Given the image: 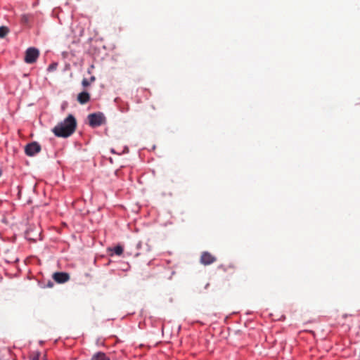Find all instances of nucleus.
<instances>
[{"label": "nucleus", "instance_id": "obj_1", "mask_svg": "<svg viewBox=\"0 0 360 360\" xmlns=\"http://www.w3.org/2000/svg\"><path fill=\"white\" fill-rule=\"evenodd\" d=\"M76 127V119L72 115H69L63 122L58 123L52 131L56 136L66 138L75 132Z\"/></svg>", "mask_w": 360, "mask_h": 360}, {"label": "nucleus", "instance_id": "obj_2", "mask_svg": "<svg viewBox=\"0 0 360 360\" xmlns=\"http://www.w3.org/2000/svg\"><path fill=\"white\" fill-rule=\"evenodd\" d=\"M88 120L89 125L92 127L101 126L105 122V117L101 112L89 115Z\"/></svg>", "mask_w": 360, "mask_h": 360}, {"label": "nucleus", "instance_id": "obj_3", "mask_svg": "<svg viewBox=\"0 0 360 360\" xmlns=\"http://www.w3.org/2000/svg\"><path fill=\"white\" fill-rule=\"evenodd\" d=\"M39 56V51L37 49L30 47L25 51V62L28 64H32L36 62Z\"/></svg>", "mask_w": 360, "mask_h": 360}, {"label": "nucleus", "instance_id": "obj_4", "mask_svg": "<svg viewBox=\"0 0 360 360\" xmlns=\"http://www.w3.org/2000/svg\"><path fill=\"white\" fill-rule=\"evenodd\" d=\"M41 150V146L37 142H32L25 146V151L28 156H33Z\"/></svg>", "mask_w": 360, "mask_h": 360}, {"label": "nucleus", "instance_id": "obj_5", "mask_svg": "<svg viewBox=\"0 0 360 360\" xmlns=\"http://www.w3.org/2000/svg\"><path fill=\"white\" fill-rule=\"evenodd\" d=\"M217 258L208 252H202L200 256V263L205 266L213 264Z\"/></svg>", "mask_w": 360, "mask_h": 360}, {"label": "nucleus", "instance_id": "obj_6", "mask_svg": "<svg viewBox=\"0 0 360 360\" xmlns=\"http://www.w3.org/2000/svg\"><path fill=\"white\" fill-rule=\"evenodd\" d=\"M53 278L58 283H64L69 281L70 275L66 272H56L53 274Z\"/></svg>", "mask_w": 360, "mask_h": 360}, {"label": "nucleus", "instance_id": "obj_7", "mask_svg": "<svg viewBox=\"0 0 360 360\" xmlns=\"http://www.w3.org/2000/svg\"><path fill=\"white\" fill-rule=\"evenodd\" d=\"M90 100V95L86 91H83L78 94L77 101L81 104H85Z\"/></svg>", "mask_w": 360, "mask_h": 360}, {"label": "nucleus", "instance_id": "obj_8", "mask_svg": "<svg viewBox=\"0 0 360 360\" xmlns=\"http://www.w3.org/2000/svg\"><path fill=\"white\" fill-rule=\"evenodd\" d=\"M91 360H110V359L106 354L98 352L92 356Z\"/></svg>", "mask_w": 360, "mask_h": 360}, {"label": "nucleus", "instance_id": "obj_9", "mask_svg": "<svg viewBox=\"0 0 360 360\" xmlns=\"http://www.w3.org/2000/svg\"><path fill=\"white\" fill-rule=\"evenodd\" d=\"M236 268L235 265L233 264H230L227 266L221 264L218 266L219 269H221L224 271H227L229 269H234Z\"/></svg>", "mask_w": 360, "mask_h": 360}, {"label": "nucleus", "instance_id": "obj_10", "mask_svg": "<svg viewBox=\"0 0 360 360\" xmlns=\"http://www.w3.org/2000/svg\"><path fill=\"white\" fill-rule=\"evenodd\" d=\"M9 30L7 27L1 26L0 27V38L5 37L8 33Z\"/></svg>", "mask_w": 360, "mask_h": 360}, {"label": "nucleus", "instance_id": "obj_11", "mask_svg": "<svg viewBox=\"0 0 360 360\" xmlns=\"http://www.w3.org/2000/svg\"><path fill=\"white\" fill-rule=\"evenodd\" d=\"M113 252L117 255H121L123 253V248L120 245H117L113 248Z\"/></svg>", "mask_w": 360, "mask_h": 360}, {"label": "nucleus", "instance_id": "obj_12", "mask_svg": "<svg viewBox=\"0 0 360 360\" xmlns=\"http://www.w3.org/2000/svg\"><path fill=\"white\" fill-rule=\"evenodd\" d=\"M91 83L89 81V79L84 78L83 79L82 82V84L84 87H87L88 86H89Z\"/></svg>", "mask_w": 360, "mask_h": 360}, {"label": "nucleus", "instance_id": "obj_13", "mask_svg": "<svg viewBox=\"0 0 360 360\" xmlns=\"http://www.w3.org/2000/svg\"><path fill=\"white\" fill-rule=\"evenodd\" d=\"M56 67H57L56 63L51 64L48 68V70L51 71V70H56Z\"/></svg>", "mask_w": 360, "mask_h": 360}, {"label": "nucleus", "instance_id": "obj_14", "mask_svg": "<svg viewBox=\"0 0 360 360\" xmlns=\"http://www.w3.org/2000/svg\"><path fill=\"white\" fill-rule=\"evenodd\" d=\"M30 235V231H27V238L29 240H37L36 238H32Z\"/></svg>", "mask_w": 360, "mask_h": 360}, {"label": "nucleus", "instance_id": "obj_15", "mask_svg": "<svg viewBox=\"0 0 360 360\" xmlns=\"http://www.w3.org/2000/svg\"><path fill=\"white\" fill-rule=\"evenodd\" d=\"M95 80H96V77H95L94 76H91V77H90V79H89V81L91 83H92V82H94Z\"/></svg>", "mask_w": 360, "mask_h": 360}, {"label": "nucleus", "instance_id": "obj_16", "mask_svg": "<svg viewBox=\"0 0 360 360\" xmlns=\"http://www.w3.org/2000/svg\"><path fill=\"white\" fill-rule=\"evenodd\" d=\"M39 359V356L38 355H34L33 357H32V360H38Z\"/></svg>", "mask_w": 360, "mask_h": 360}]
</instances>
